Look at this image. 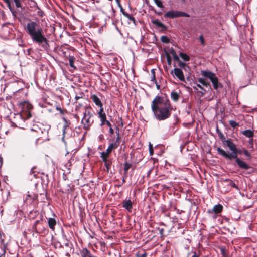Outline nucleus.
Masks as SVG:
<instances>
[{
  "mask_svg": "<svg viewBox=\"0 0 257 257\" xmlns=\"http://www.w3.org/2000/svg\"><path fill=\"white\" fill-rule=\"evenodd\" d=\"M179 97V95L177 92L173 91L171 93V98L174 101H178Z\"/></svg>",
  "mask_w": 257,
  "mask_h": 257,
  "instance_id": "obj_26",
  "label": "nucleus"
},
{
  "mask_svg": "<svg viewBox=\"0 0 257 257\" xmlns=\"http://www.w3.org/2000/svg\"><path fill=\"white\" fill-rule=\"evenodd\" d=\"M174 73L175 76L181 81H185V77L182 70L178 68H175L172 71L171 73Z\"/></svg>",
  "mask_w": 257,
  "mask_h": 257,
  "instance_id": "obj_13",
  "label": "nucleus"
},
{
  "mask_svg": "<svg viewBox=\"0 0 257 257\" xmlns=\"http://www.w3.org/2000/svg\"><path fill=\"white\" fill-rule=\"evenodd\" d=\"M84 96V93L83 92H79L78 93H76L75 98L76 100H78V99L83 98Z\"/></svg>",
  "mask_w": 257,
  "mask_h": 257,
  "instance_id": "obj_36",
  "label": "nucleus"
},
{
  "mask_svg": "<svg viewBox=\"0 0 257 257\" xmlns=\"http://www.w3.org/2000/svg\"><path fill=\"white\" fill-rule=\"evenodd\" d=\"M33 231L37 234L45 235L48 233V230L44 226V223L41 217L40 220H36L32 226Z\"/></svg>",
  "mask_w": 257,
  "mask_h": 257,
  "instance_id": "obj_6",
  "label": "nucleus"
},
{
  "mask_svg": "<svg viewBox=\"0 0 257 257\" xmlns=\"http://www.w3.org/2000/svg\"><path fill=\"white\" fill-rule=\"evenodd\" d=\"M201 73L203 76L210 79L212 83L214 89L216 90L218 88L219 83L215 73L208 70H203L201 71Z\"/></svg>",
  "mask_w": 257,
  "mask_h": 257,
  "instance_id": "obj_7",
  "label": "nucleus"
},
{
  "mask_svg": "<svg viewBox=\"0 0 257 257\" xmlns=\"http://www.w3.org/2000/svg\"><path fill=\"white\" fill-rule=\"evenodd\" d=\"M127 176H124V174H123V179H122V182L123 183H125V179L126 178H127Z\"/></svg>",
  "mask_w": 257,
  "mask_h": 257,
  "instance_id": "obj_54",
  "label": "nucleus"
},
{
  "mask_svg": "<svg viewBox=\"0 0 257 257\" xmlns=\"http://www.w3.org/2000/svg\"><path fill=\"white\" fill-rule=\"evenodd\" d=\"M44 132H47V131L45 129H44Z\"/></svg>",
  "mask_w": 257,
  "mask_h": 257,
  "instance_id": "obj_63",
  "label": "nucleus"
},
{
  "mask_svg": "<svg viewBox=\"0 0 257 257\" xmlns=\"http://www.w3.org/2000/svg\"><path fill=\"white\" fill-rule=\"evenodd\" d=\"M15 3V5L17 8L21 7V3L20 0H13Z\"/></svg>",
  "mask_w": 257,
  "mask_h": 257,
  "instance_id": "obj_42",
  "label": "nucleus"
},
{
  "mask_svg": "<svg viewBox=\"0 0 257 257\" xmlns=\"http://www.w3.org/2000/svg\"><path fill=\"white\" fill-rule=\"evenodd\" d=\"M230 185L231 187L237 189V190L239 189L238 187L237 186V185L235 184V183L233 181H230Z\"/></svg>",
  "mask_w": 257,
  "mask_h": 257,
  "instance_id": "obj_45",
  "label": "nucleus"
},
{
  "mask_svg": "<svg viewBox=\"0 0 257 257\" xmlns=\"http://www.w3.org/2000/svg\"><path fill=\"white\" fill-rule=\"evenodd\" d=\"M199 40L201 43V44L204 46L205 45V41H204V37H203V36L202 35H201L200 36H199Z\"/></svg>",
  "mask_w": 257,
  "mask_h": 257,
  "instance_id": "obj_43",
  "label": "nucleus"
},
{
  "mask_svg": "<svg viewBox=\"0 0 257 257\" xmlns=\"http://www.w3.org/2000/svg\"><path fill=\"white\" fill-rule=\"evenodd\" d=\"M74 60H75V58L73 56H69V64H70V66L73 68H75V67L74 66Z\"/></svg>",
  "mask_w": 257,
  "mask_h": 257,
  "instance_id": "obj_32",
  "label": "nucleus"
},
{
  "mask_svg": "<svg viewBox=\"0 0 257 257\" xmlns=\"http://www.w3.org/2000/svg\"><path fill=\"white\" fill-rule=\"evenodd\" d=\"M104 163V166L106 168L107 172H108L110 169V166L112 164V162L108 159L102 160Z\"/></svg>",
  "mask_w": 257,
  "mask_h": 257,
  "instance_id": "obj_27",
  "label": "nucleus"
},
{
  "mask_svg": "<svg viewBox=\"0 0 257 257\" xmlns=\"http://www.w3.org/2000/svg\"><path fill=\"white\" fill-rule=\"evenodd\" d=\"M229 123L230 125V126L234 128L239 125L238 123L235 122L234 120H229Z\"/></svg>",
  "mask_w": 257,
  "mask_h": 257,
  "instance_id": "obj_34",
  "label": "nucleus"
},
{
  "mask_svg": "<svg viewBox=\"0 0 257 257\" xmlns=\"http://www.w3.org/2000/svg\"><path fill=\"white\" fill-rule=\"evenodd\" d=\"M116 133H117V138L115 141L109 145L105 152H102L101 153L100 157L102 160L107 159V158L109 157L112 150L116 149L118 147L120 140L119 130H118V131Z\"/></svg>",
  "mask_w": 257,
  "mask_h": 257,
  "instance_id": "obj_5",
  "label": "nucleus"
},
{
  "mask_svg": "<svg viewBox=\"0 0 257 257\" xmlns=\"http://www.w3.org/2000/svg\"><path fill=\"white\" fill-rule=\"evenodd\" d=\"M63 120L65 122V123L63 127V138H62V140H64V138L65 137L66 133V130L69 127V125L70 124V122L69 121H68L66 119V118H65V117H63Z\"/></svg>",
  "mask_w": 257,
  "mask_h": 257,
  "instance_id": "obj_20",
  "label": "nucleus"
},
{
  "mask_svg": "<svg viewBox=\"0 0 257 257\" xmlns=\"http://www.w3.org/2000/svg\"><path fill=\"white\" fill-rule=\"evenodd\" d=\"M117 4V6H118V7H121L122 6L121 4H120V0H115Z\"/></svg>",
  "mask_w": 257,
  "mask_h": 257,
  "instance_id": "obj_51",
  "label": "nucleus"
},
{
  "mask_svg": "<svg viewBox=\"0 0 257 257\" xmlns=\"http://www.w3.org/2000/svg\"><path fill=\"white\" fill-rule=\"evenodd\" d=\"M221 253L222 254V255L223 256H225V249L222 248L221 249Z\"/></svg>",
  "mask_w": 257,
  "mask_h": 257,
  "instance_id": "obj_49",
  "label": "nucleus"
},
{
  "mask_svg": "<svg viewBox=\"0 0 257 257\" xmlns=\"http://www.w3.org/2000/svg\"><path fill=\"white\" fill-rule=\"evenodd\" d=\"M21 93H22V94H24L25 95H27V94H26V93H24V92H23V91H22V90H21V91H20V90L16 92V95H19V94H20Z\"/></svg>",
  "mask_w": 257,
  "mask_h": 257,
  "instance_id": "obj_47",
  "label": "nucleus"
},
{
  "mask_svg": "<svg viewBox=\"0 0 257 257\" xmlns=\"http://www.w3.org/2000/svg\"><path fill=\"white\" fill-rule=\"evenodd\" d=\"M167 62L168 63V64L170 65L171 63V59L169 57H167Z\"/></svg>",
  "mask_w": 257,
  "mask_h": 257,
  "instance_id": "obj_57",
  "label": "nucleus"
},
{
  "mask_svg": "<svg viewBox=\"0 0 257 257\" xmlns=\"http://www.w3.org/2000/svg\"><path fill=\"white\" fill-rule=\"evenodd\" d=\"M4 1L7 4V6L9 8V9H10V10L12 11L10 1L9 0H4Z\"/></svg>",
  "mask_w": 257,
  "mask_h": 257,
  "instance_id": "obj_44",
  "label": "nucleus"
},
{
  "mask_svg": "<svg viewBox=\"0 0 257 257\" xmlns=\"http://www.w3.org/2000/svg\"><path fill=\"white\" fill-rule=\"evenodd\" d=\"M223 206L221 204H218L213 206L212 211L208 210L209 212H214L215 214H219L223 210Z\"/></svg>",
  "mask_w": 257,
  "mask_h": 257,
  "instance_id": "obj_17",
  "label": "nucleus"
},
{
  "mask_svg": "<svg viewBox=\"0 0 257 257\" xmlns=\"http://www.w3.org/2000/svg\"><path fill=\"white\" fill-rule=\"evenodd\" d=\"M109 133L110 134H113L114 133V130L112 128V127H109Z\"/></svg>",
  "mask_w": 257,
  "mask_h": 257,
  "instance_id": "obj_52",
  "label": "nucleus"
},
{
  "mask_svg": "<svg viewBox=\"0 0 257 257\" xmlns=\"http://www.w3.org/2000/svg\"><path fill=\"white\" fill-rule=\"evenodd\" d=\"M153 24H155V25L160 27V28H164L165 27L164 25L158 19H155L154 20H152Z\"/></svg>",
  "mask_w": 257,
  "mask_h": 257,
  "instance_id": "obj_29",
  "label": "nucleus"
},
{
  "mask_svg": "<svg viewBox=\"0 0 257 257\" xmlns=\"http://www.w3.org/2000/svg\"><path fill=\"white\" fill-rule=\"evenodd\" d=\"M132 166V165L130 163L125 162L124 163V176H127L128 170L131 168Z\"/></svg>",
  "mask_w": 257,
  "mask_h": 257,
  "instance_id": "obj_25",
  "label": "nucleus"
},
{
  "mask_svg": "<svg viewBox=\"0 0 257 257\" xmlns=\"http://www.w3.org/2000/svg\"><path fill=\"white\" fill-rule=\"evenodd\" d=\"M93 122V115L91 113H84L81 123L83 125V128L85 130H88Z\"/></svg>",
  "mask_w": 257,
  "mask_h": 257,
  "instance_id": "obj_8",
  "label": "nucleus"
},
{
  "mask_svg": "<svg viewBox=\"0 0 257 257\" xmlns=\"http://www.w3.org/2000/svg\"><path fill=\"white\" fill-rule=\"evenodd\" d=\"M19 107L21 110L20 112H31L33 109L32 104L28 101L20 102L19 104Z\"/></svg>",
  "mask_w": 257,
  "mask_h": 257,
  "instance_id": "obj_10",
  "label": "nucleus"
},
{
  "mask_svg": "<svg viewBox=\"0 0 257 257\" xmlns=\"http://www.w3.org/2000/svg\"><path fill=\"white\" fill-rule=\"evenodd\" d=\"M38 215H39V212L38 211H36V210L31 211L28 214V218L30 219L34 220L36 218V217Z\"/></svg>",
  "mask_w": 257,
  "mask_h": 257,
  "instance_id": "obj_22",
  "label": "nucleus"
},
{
  "mask_svg": "<svg viewBox=\"0 0 257 257\" xmlns=\"http://www.w3.org/2000/svg\"><path fill=\"white\" fill-rule=\"evenodd\" d=\"M164 229L163 228H161L159 229V234H160L161 236L162 237L164 236Z\"/></svg>",
  "mask_w": 257,
  "mask_h": 257,
  "instance_id": "obj_46",
  "label": "nucleus"
},
{
  "mask_svg": "<svg viewBox=\"0 0 257 257\" xmlns=\"http://www.w3.org/2000/svg\"><path fill=\"white\" fill-rule=\"evenodd\" d=\"M120 9V11L122 13V14L125 17H126L127 19H128L130 21H135V18L133 17L132 15H130L129 14H128L127 13H126L122 6H121V7H119Z\"/></svg>",
  "mask_w": 257,
  "mask_h": 257,
  "instance_id": "obj_21",
  "label": "nucleus"
},
{
  "mask_svg": "<svg viewBox=\"0 0 257 257\" xmlns=\"http://www.w3.org/2000/svg\"><path fill=\"white\" fill-rule=\"evenodd\" d=\"M253 139L251 138L248 141V147L252 149L253 150Z\"/></svg>",
  "mask_w": 257,
  "mask_h": 257,
  "instance_id": "obj_37",
  "label": "nucleus"
},
{
  "mask_svg": "<svg viewBox=\"0 0 257 257\" xmlns=\"http://www.w3.org/2000/svg\"><path fill=\"white\" fill-rule=\"evenodd\" d=\"M227 146L230 151H232V152H233L234 151L236 148V145L232 142V140L230 139L226 140V141H225V145Z\"/></svg>",
  "mask_w": 257,
  "mask_h": 257,
  "instance_id": "obj_16",
  "label": "nucleus"
},
{
  "mask_svg": "<svg viewBox=\"0 0 257 257\" xmlns=\"http://www.w3.org/2000/svg\"><path fill=\"white\" fill-rule=\"evenodd\" d=\"M56 109L60 111V112H63V111L60 107H57Z\"/></svg>",
  "mask_w": 257,
  "mask_h": 257,
  "instance_id": "obj_59",
  "label": "nucleus"
},
{
  "mask_svg": "<svg viewBox=\"0 0 257 257\" xmlns=\"http://www.w3.org/2000/svg\"><path fill=\"white\" fill-rule=\"evenodd\" d=\"M9 117L11 122L15 125H20L32 117V113H10Z\"/></svg>",
  "mask_w": 257,
  "mask_h": 257,
  "instance_id": "obj_4",
  "label": "nucleus"
},
{
  "mask_svg": "<svg viewBox=\"0 0 257 257\" xmlns=\"http://www.w3.org/2000/svg\"><path fill=\"white\" fill-rule=\"evenodd\" d=\"M164 17L170 18H174L180 17H189L190 15L184 12L172 10L167 12L165 14Z\"/></svg>",
  "mask_w": 257,
  "mask_h": 257,
  "instance_id": "obj_9",
  "label": "nucleus"
},
{
  "mask_svg": "<svg viewBox=\"0 0 257 257\" xmlns=\"http://www.w3.org/2000/svg\"><path fill=\"white\" fill-rule=\"evenodd\" d=\"M195 92L199 93L200 96L202 97L205 95L206 91L204 89L200 84H197L196 86H193Z\"/></svg>",
  "mask_w": 257,
  "mask_h": 257,
  "instance_id": "obj_14",
  "label": "nucleus"
},
{
  "mask_svg": "<svg viewBox=\"0 0 257 257\" xmlns=\"http://www.w3.org/2000/svg\"><path fill=\"white\" fill-rule=\"evenodd\" d=\"M122 207L131 212L133 208L132 202L130 199L124 200L122 202Z\"/></svg>",
  "mask_w": 257,
  "mask_h": 257,
  "instance_id": "obj_15",
  "label": "nucleus"
},
{
  "mask_svg": "<svg viewBox=\"0 0 257 257\" xmlns=\"http://www.w3.org/2000/svg\"><path fill=\"white\" fill-rule=\"evenodd\" d=\"M3 157L0 156V167H1L3 164Z\"/></svg>",
  "mask_w": 257,
  "mask_h": 257,
  "instance_id": "obj_56",
  "label": "nucleus"
},
{
  "mask_svg": "<svg viewBox=\"0 0 257 257\" xmlns=\"http://www.w3.org/2000/svg\"><path fill=\"white\" fill-rule=\"evenodd\" d=\"M147 256V253L146 252H144L143 254H141L140 255H138V257H146Z\"/></svg>",
  "mask_w": 257,
  "mask_h": 257,
  "instance_id": "obj_48",
  "label": "nucleus"
},
{
  "mask_svg": "<svg viewBox=\"0 0 257 257\" xmlns=\"http://www.w3.org/2000/svg\"><path fill=\"white\" fill-rule=\"evenodd\" d=\"M151 80L154 83H156V80L155 77V71L154 69H152L151 70Z\"/></svg>",
  "mask_w": 257,
  "mask_h": 257,
  "instance_id": "obj_31",
  "label": "nucleus"
},
{
  "mask_svg": "<svg viewBox=\"0 0 257 257\" xmlns=\"http://www.w3.org/2000/svg\"><path fill=\"white\" fill-rule=\"evenodd\" d=\"M243 153L250 160L251 158V154L245 148H243Z\"/></svg>",
  "mask_w": 257,
  "mask_h": 257,
  "instance_id": "obj_35",
  "label": "nucleus"
},
{
  "mask_svg": "<svg viewBox=\"0 0 257 257\" xmlns=\"http://www.w3.org/2000/svg\"><path fill=\"white\" fill-rule=\"evenodd\" d=\"M36 168V167H33L32 169H31V170L30 171V173L31 174H33L34 172H35V171L34 170Z\"/></svg>",
  "mask_w": 257,
  "mask_h": 257,
  "instance_id": "obj_53",
  "label": "nucleus"
},
{
  "mask_svg": "<svg viewBox=\"0 0 257 257\" xmlns=\"http://www.w3.org/2000/svg\"><path fill=\"white\" fill-rule=\"evenodd\" d=\"M191 257H198V255L196 252H194V254Z\"/></svg>",
  "mask_w": 257,
  "mask_h": 257,
  "instance_id": "obj_61",
  "label": "nucleus"
},
{
  "mask_svg": "<svg viewBox=\"0 0 257 257\" xmlns=\"http://www.w3.org/2000/svg\"><path fill=\"white\" fill-rule=\"evenodd\" d=\"M217 151L220 155L228 160L231 161L233 159H235L236 163L240 169L246 170L251 168L250 166L237 157L238 154H242L243 153V149H239L236 148L233 152H228L224 151L223 149L218 147Z\"/></svg>",
  "mask_w": 257,
  "mask_h": 257,
  "instance_id": "obj_2",
  "label": "nucleus"
},
{
  "mask_svg": "<svg viewBox=\"0 0 257 257\" xmlns=\"http://www.w3.org/2000/svg\"><path fill=\"white\" fill-rule=\"evenodd\" d=\"M149 154L150 156H152L154 154V150L153 145L151 143H149Z\"/></svg>",
  "mask_w": 257,
  "mask_h": 257,
  "instance_id": "obj_39",
  "label": "nucleus"
},
{
  "mask_svg": "<svg viewBox=\"0 0 257 257\" xmlns=\"http://www.w3.org/2000/svg\"><path fill=\"white\" fill-rule=\"evenodd\" d=\"M151 108L154 112H170L175 109L168 99L159 96L152 101Z\"/></svg>",
  "mask_w": 257,
  "mask_h": 257,
  "instance_id": "obj_3",
  "label": "nucleus"
},
{
  "mask_svg": "<svg viewBox=\"0 0 257 257\" xmlns=\"http://www.w3.org/2000/svg\"><path fill=\"white\" fill-rule=\"evenodd\" d=\"M154 116L159 120H163L169 117L170 113H154Z\"/></svg>",
  "mask_w": 257,
  "mask_h": 257,
  "instance_id": "obj_18",
  "label": "nucleus"
},
{
  "mask_svg": "<svg viewBox=\"0 0 257 257\" xmlns=\"http://www.w3.org/2000/svg\"><path fill=\"white\" fill-rule=\"evenodd\" d=\"M171 53L175 61H178L179 60L178 56H177L174 50H172Z\"/></svg>",
  "mask_w": 257,
  "mask_h": 257,
  "instance_id": "obj_41",
  "label": "nucleus"
},
{
  "mask_svg": "<svg viewBox=\"0 0 257 257\" xmlns=\"http://www.w3.org/2000/svg\"><path fill=\"white\" fill-rule=\"evenodd\" d=\"M39 16H40L41 17H42L43 16V12H41L40 13V14H39Z\"/></svg>",
  "mask_w": 257,
  "mask_h": 257,
  "instance_id": "obj_62",
  "label": "nucleus"
},
{
  "mask_svg": "<svg viewBox=\"0 0 257 257\" xmlns=\"http://www.w3.org/2000/svg\"><path fill=\"white\" fill-rule=\"evenodd\" d=\"M90 99L95 105L99 108V112H103V104L98 96L95 94H91L90 95Z\"/></svg>",
  "mask_w": 257,
  "mask_h": 257,
  "instance_id": "obj_11",
  "label": "nucleus"
},
{
  "mask_svg": "<svg viewBox=\"0 0 257 257\" xmlns=\"http://www.w3.org/2000/svg\"><path fill=\"white\" fill-rule=\"evenodd\" d=\"M161 40L163 43H168L169 42V38L166 36H162L161 38Z\"/></svg>",
  "mask_w": 257,
  "mask_h": 257,
  "instance_id": "obj_38",
  "label": "nucleus"
},
{
  "mask_svg": "<svg viewBox=\"0 0 257 257\" xmlns=\"http://www.w3.org/2000/svg\"><path fill=\"white\" fill-rule=\"evenodd\" d=\"M179 56L185 61H188L190 60L189 57L185 53L181 52L179 53Z\"/></svg>",
  "mask_w": 257,
  "mask_h": 257,
  "instance_id": "obj_30",
  "label": "nucleus"
},
{
  "mask_svg": "<svg viewBox=\"0 0 257 257\" xmlns=\"http://www.w3.org/2000/svg\"><path fill=\"white\" fill-rule=\"evenodd\" d=\"M105 124H107L109 127H111V123L109 121H106Z\"/></svg>",
  "mask_w": 257,
  "mask_h": 257,
  "instance_id": "obj_55",
  "label": "nucleus"
},
{
  "mask_svg": "<svg viewBox=\"0 0 257 257\" xmlns=\"http://www.w3.org/2000/svg\"><path fill=\"white\" fill-rule=\"evenodd\" d=\"M108 1H111V2H112V0H108Z\"/></svg>",
  "mask_w": 257,
  "mask_h": 257,
  "instance_id": "obj_64",
  "label": "nucleus"
},
{
  "mask_svg": "<svg viewBox=\"0 0 257 257\" xmlns=\"http://www.w3.org/2000/svg\"><path fill=\"white\" fill-rule=\"evenodd\" d=\"M44 132L41 130L40 128H38L37 130L32 128L30 130V132L27 134V137L29 139L33 138L38 140L40 138V134H43Z\"/></svg>",
  "mask_w": 257,
  "mask_h": 257,
  "instance_id": "obj_12",
  "label": "nucleus"
},
{
  "mask_svg": "<svg viewBox=\"0 0 257 257\" xmlns=\"http://www.w3.org/2000/svg\"><path fill=\"white\" fill-rule=\"evenodd\" d=\"M154 2L158 7L161 8H163V5L162 4V2L160 0H154Z\"/></svg>",
  "mask_w": 257,
  "mask_h": 257,
  "instance_id": "obj_40",
  "label": "nucleus"
},
{
  "mask_svg": "<svg viewBox=\"0 0 257 257\" xmlns=\"http://www.w3.org/2000/svg\"><path fill=\"white\" fill-rule=\"evenodd\" d=\"M216 132L217 134L218 133V132H221V131L219 129L218 125L216 126Z\"/></svg>",
  "mask_w": 257,
  "mask_h": 257,
  "instance_id": "obj_60",
  "label": "nucleus"
},
{
  "mask_svg": "<svg viewBox=\"0 0 257 257\" xmlns=\"http://www.w3.org/2000/svg\"><path fill=\"white\" fill-rule=\"evenodd\" d=\"M242 134L248 138H252L254 136V132L251 130H246L242 132Z\"/></svg>",
  "mask_w": 257,
  "mask_h": 257,
  "instance_id": "obj_24",
  "label": "nucleus"
},
{
  "mask_svg": "<svg viewBox=\"0 0 257 257\" xmlns=\"http://www.w3.org/2000/svg\"><path fill=\"white\" fill-rule=\"evenodd\" d=\"M220 139L222 141L223 145H225V141H226V140L225 139V137L224 136V135L223 134V133L221 132H218V133L217 134Z\"/></svg>",
  "mask_w": 257,
  "mask_h": 257,
  "instance_id": "obj_33",
  "label": "nucleus"
},
{
  "mask_svg": "<svg viewBox=\"0 0 257 257\" xmlns=\"http://www.w3.org/2000/svg\"><path fill=\"white\" fill-rule=\"evenodd\" d=\"M26 33L33 42L38 44L43 48L48 46V40L46 38L43 30L38 22L30 20L24 28Z\"/></svg>",
  "mask_w": 257,
  "mask_h": 257,
  "instance_id": "obj_1",
  "label": "nucleus"
},
{
  "mask_svg": "<svg viewBox=\"0 0 257 257\" xmlns=\"http://www.w3.org/2000/svg\"><path fill=\"white\" fill-rule=\"evenodd\" d=\"M156 85V88L158 90H160V86L158 84L157 82H156V83H155Z\"/></svg>",
  "mask_w": 257,
  "mask_h": 257,
  "instance_id": "obj_58",
  "label": "nucleus"
},
{
  "mask_svg": "<svg viewBox=\"0 0 257 257\" xmlns=\"http://www.w3.org/2000/svg\"><path fill=\"white\" fill-rule=\"evenodd\" d=\"M198 81L203 86L210 88V84L209 82L206 81L203 78H199L198 79Z\"/></svg>",
  "mask_w": 257,
  "mask_h": 257,
  "instance_id": "obj_23",
  "label": "nucleus"
},
{
  "mask_svg": "<svg viewBox=\"0 0 257 257\" xmlns=\"http://www.w3.org/2000/svg\"><path fill=\"white\" fill-rule=\"evenodd\" d=\"M56 220L54 218H49L48 219V226L53 231L55 230V226L56 225Z\"/></svg>",
  "mask_w": 257,
  "mask_h": 257,
  "instance_id": "obj_19",
  "label": "nucleus"
},
{
  "mask_svg": "<svg viewBox=\"0 0 257 257\" xmlns=\"http://www.w3.org/2000/svg\"><path fill=\"white\" fill-rule=\"evenodd\" d=\"M99 115V117L101 119V125L105 124L106 121H107L106 120V117L105 113H98Z\"/></svg>",
  "mask_w": 257,
  "mask_h": 257,
  "instance_id": "obj_28",
  "label": "nucleus"
},
{
  "mask_svg": "<svg viewBox=\"0 0 257 257\" xmlns=\"http://www.w3.org/2000/svg\"><path fill=\"white\" fill-rule=\"evenodd\" d=\"M185 65L186 64L183 62L179 63V66H180L181 67H184V66H185Z\"/></svg>",
  "mask_w": 257,
  "mask_h": 257,
  "instance_id": "obj_50",
  "label": "nucleus"
}]
</instances>
